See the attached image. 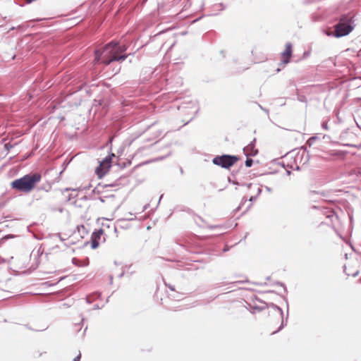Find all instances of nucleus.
<instances>
[{"instance_id":"0e129e2a","label":"nucleus","mask_w":361,"mask_h":361,"mask_svg":"<svg viewBox=\"0 0 361 361\" xmlns=\"http://www.w3.org/2000/svg\"><path fill=\"white\" fill-rule=\"evenodd\" d=\"M189 121H187L186 123H184V126H186V124H188Z\"/></svg>"},{"instance_id":"864d4df0","label":"nucleus","mask_w":361,"mask_h":361,"mask_svg":"<svg viewBox=\"0 0 361 361\" xmlns=\"http://www.w3.org/2000/svg\"><path fill=\"white\" fill-rule=\"evenodd\" d=\"M71 190V189L70 188H65L64 191L68 192V191H69Z\"/></svg>"},{"instance_id":"bf43d9fd","label":"nucleus","mask_w":361,"mask_h":361,"mask_svg":"<svg viewBox=\"0 0 361 361\" xmlns=\"http://www.w3.org/2000/svg\"><path fill=\"white\" fill-rule=\"evenodd\" d=\"M157 160H162L163 159V157H160V158H158L157 159Z\"/></svg>"},{"instance_id":"58836bf2","label":"nucleus","mask_w":361,"mask_h":361,"mask_svg":"<svg viewBox=\"0 0 361 361\" xmlns=\"http://www.w3.org/2000/svg\"><path fill=\"white\" fill-rule=\"evenodd\" d=\"M80 357H81V355H80V353H79V355H77V356L73 359V361H80Z\"/></svg>"},{"instance_id":"a18cd8bd","label":"nucleus","mask_w":361,"mask_h":361,"mask_svg":"<svg viewBox=\"0 0 361 361\" xmlns=\"http://www.w3.org/2000/svg\"><path fill=\"white\" fill-rule=\"evenodd\" d=\"M149 207V204H146L143 207V209H142V211L146 210Z\"/></svg>"},{"instance_id":"5fc2aeb1","label":"nucleus","mask_w":361,"mask_h":361,"mask_svg":"<svg viewBox=\"0 0 361 361\" xmlns=\"http://www.w3.org/2000/svg\"><path fill=\"white\" fill-rule=\"evenodd\" d=\"M251 206H252V204L250 203V204L248 205V207H247V208L246 211H247V210H248V209L251 207Z\"/></svg>"},{"instance_id":"f704fd0d","label":"nucleus","mask_w":361,"mask_h":361,"mask_svg":"<svg viewBox=\"0 0 361 361\" xmlns=\"http://www.w3.org/2000/svg\"><path fill=\"white\" fill-rule=\"evenodd\" d=\"M225 283H217L216 284H214L213 286V288H219V287H221L222 286H224Z\"/></svg>"},{"instance_id":"5701e85b","label":"nucleus","mask_w":361,"mask_h":361,"mask_svg":"<svg viewBox=\"0 0 361 361\" xmlns=\"http://www.w3.org/2000/svg\"><path fill=\"white\" fill-rule=\"evenodd\" d=\"M90 242L92 249L94 250L99 247V243L98 241L90 239Z\"/></svg>"},{"instance_id":"f03ea898","label":"nucleus","mask_w":361,"mask_h":361,"mask_svg":"<svg viewBox=\"0 0 361 361\" xmlns=\"http://www.w3.org/2000/svg\"><path fill=\"white\" fill-rule=\"evenodd\" d=\"M41 178L42 176L39 173H30L13 180L11 183V187L17 191L29 193L35 188Z\"/></svg>"},{"instance_id":"e2e57ef3","label":"nucleus","mask_w":361,"mask_h":361,"mask_svg":"<svg viewBox=\"0 0 361 361\" xmlns=\"http://www.w3.org/2000/svg\"><path fill=\"white\" fill-rule=\"evenodd\" d=\"M189 121H187L186 123H184V126H186V124H188Z\"/></svg>"},{"instance_id":"0eeeda50","label":"nucleus","mask_w":361,"mask_h":361,"mask_svg":"<svg viewBox=\"0 0 361 361\" xmlns=\"http://www.w3.org/2000/svg\"><path fill=\"white\" fill-rule=\"evenodd\" d=\"M348 137H350V140L356 137L355 134H354L353 132H350L348 130H343L340 135V140L343 142L342 144L343 146L353 147L356 149L361 148V143L355 144L353 142H345L347 140Z\"/></svg>"},{"instance_id":"f257e3e1","label":"nucleus","mask_w":361,"mask_h":361,"mask_svg":"<svg viewBox=\"0 0 361 361\" xmlns=\"http://www.w3.org/2000/svg\"><path fill=\"white\" fill-rule=\"evenodd\" d=\"M127 49L126 44L117 40H111L103 47L94 49V63L108 66L114 61H123L129 55L125 53Z\"/></svg>"},{"instance_id":"ddd939ff","label":"nucleus","mask_w":361,"mask_h":361,"mask_svg":"<svg viewBox=\"0 0 361 361\" xmlns=\"http://www.w3.org/2000/svg\"><path fill=\"white\" fill-rule=\"evenodd\" d=\"M103 232H104V231L102 228L95 230L94 232H92V233L91 235V240H97L99 242Z\"/></svg>"},{"instance_id":"393cba45","label":"nucleus","mask_w":361,"mask_h":361,"mask_svg":"<svg viewBox=\"0 0 361 361\" xmlns=\"http://www.w3.org/2000/svg\"><path fill=\"white\" fill-rule=\"evenodd\" d=\"M13 147V145L9 142L4 144V149L6 151V154L10 151V149Z\"/></svg>"},{"instance_id":"412c9836","label":"nucleus","mask_w":361,"mask_h":361,"mask_svg":"<svg viewBox=\"0 0 361 361\" xmlns=\"http://www.w3.org/2000/svg\"><path fill=\"white\" fill-rule=\"evenodd\" d=\"M301 149H302V158L305 155V163L309 160L308 153H306L307 147L305 146H302V147H301Z\"/></svg>"},{"instance_id":"dca6fc26","label":"nucleus","mask_w":361,"mask_h":361,"mask_svg":"<svg viewBox=\"0 0 361 361\" xmlns=\"http://www.w3.org/2000/svg\"><path fill=\"white\" fill-rule=\"evenodd\" d=\"M169 295L173 300L179 301L182 300L183 294L175 290V292L169 293Z\"/></svg>"},{"instance_id":"4d7b16f0","label":"nucleus","mask_w":361,"mask_h":361,"mask_svg":"<svg viewBox=\"0 0 361 361\" xmlns=\"http://www.w3.org/2000/svg\"><path fill=\"white\" fill-rule=\"evenodd\" d=\"M123 276V273H121L118 276L119 278H121Z\"/></svg>"},{"instance_id":"39448f33","label":"nucleus","mask_w":361,"mask_h":361,"mask_svg":"<svg viewBox=\"0 0 361 361\" xmlns=\"http://www.w3.org/2000/svg\"><path fill=\"white\" fill-rule=\"evenodd\" d=\"M115 157V154L111 153L109 155L106 156L102 161H99V164L95 169V173L97 176L98 178H102L106 173L109 171V169L111 166L112 158Z\"/></svg>"},{"instance_id":"bb28decb","label":"nucleus","mask_w":361,"mask_h":361,"mask_svg":"<svg viewBox=\"0 0 361 361\" xmlns=\"http://www.w3.org/2000/svg\"><path fill=\"white\" fill-rule=\"evenodd\" d=\"M322 128L326 130H327L329 129V127H328V122L326 121H322Z\"/></svg>"},{"instance_id":"13d9d810","label":"nucleus","mask_w":361,"mask_h":361,"mask_svg":"<svg viewBox=\"0 0 361 361\" xmlns=\"http://www.w3.org/2000/svg\"><path fill=\"white\" fill-rule=\"evenodd\" d=\"M287 174L290 175V171H287Z\"/></svg>"},{"instance_id":"7ed1b4c3","label":"nucleus","mask_w":361,"mask_h":361,"mask_svg":"<svg viewBox=\"0 0 361 361\" xmlns=\"http://www.w3.org/2000/svg\"><path fill=\"white\" fill-rule=\"evenodd\" d=\"M354 16L350 13L342 15L338 23L334 25L332 36L340 38L348 35L355 28Z\"/></svg>"},{"instance_id":"2f4dec72","label":"nucleus","mask_w":361,"mask_h":361,"mask_svg":"<svg viewBox=\"0 0 361 361\" xmlns=\"http://www.w3.org/2000/svg\"><path fill=\"white\" fill-rule=\"evenodd\" d=\"M310 54H311L310 51H305L303 53L302 58L303 59H306V58L309 57Z\"/></svg>"},{"instance_id":"9b49d317","label":"nucleus","mask_w":361,"mask_h":361,"mask_svg":"<svg viewBox=\"0 0 361 361\" xmlns=\"http://www.w3.org/2000/svg\"><path fill=\"white\" fill-rule=\"evenodd\" d=\"M118 185V180L115 181L114 183H110V184H105L104 185H102L101 183H99L92 191V193L95 195H99L100 193L102 192V189H104V188H107V187H115V186H117Z\"/></svg>"},{"instance_id":"cd10ccee","label":"nucleus","mask_w":361,"mask_h":361,"mask_svg":"<svg viewBox=\"0 0 361 361\" xmlns=\"http://www.w3.org/2000/svg\"><path fill=\"white\" fill-rule=\"evenodd\" d=\"M72 262H73V264H75V265H76L78 267L80 266V261L76 257H73L72 259Z\"/></svg>"},{"instance_id":"c03bdc74","label":"nucleus","mask_w":361,"mask_h":361,"mask_svg":"<svg viewBox=\"0 0 361 361\" xmlns=\"http://www.w3.org/2000/svg\"><path fill=\"white\" fill-rule=\"evenodd\" d=\"M91 184H89L88 185L84 187L83 190H89L91 188Z\"/></svg>"},{"instance_id":"a878e982","label":"nucleus","mask_w":361,"mask_h":361,"mask_svg":"<svg viewBox=\"0 0 361 361\" xmlns=\"http://www.w3.org/2000/svg\"><path fill=\"white\" fill-rule=\"evenodd\" d=\"M215 6H216V8H218L220 11H223V10H224V9L226 8V6L224 4H222V3H220V4H216V5H215Z\"/></svg>"},{"instance_id":"a19ab883","label":"nucleus","mask_w":361,"mask_h":361,"mask_svg":"<svg viewBox=\"0 0 361 361\" xmlns=\"http://www.w3.org/2000/svg\"><path fill=\"white\" fill-rule=\"evenodd\" d=\"M359 274H360L359 270H357V271H355L353 274H352V276H353V277H356V276H357L359 275Z\"/></svg>"},{"instance_id":"f8f14e48","label":"nucleus","mask_w":361,"mask_h":361,"mask_svg":"<svg viewBox=\"0 0 361 361\" xmlns=\"http://www.w3.org/2000/svg\"><path fill=\"white\" fill-rule=\"evenodd\" d=\"M308 198L312 202H317V196L326 197V192L324 191H316L310 190L307 194Z\"/></svg>"},{"instance_id":"20e7f679","label":"nucleus","mask_w":361,"mask_h":361,"mask_svg":"<svg viewBox=\"0 0 361 361\" xmlns=\"http://www.w3.org/2000/svg\"><path fill=\"white\" fill-rule=\"evenodd\" d=\"M240 159L238 156L231 154L216 155L212 159L214 165L225 169H229Z\"/></svg>"},{"instance_id":"6ab92c4d","label":"nucleus","mask_w":361,"mask_h":361,"mask_svg":"<svg viewBox=\"0 0 361 361\" xmlns=\"http://www.w3.org/2000/svg\"><path fill=\"white\" fill-rule=\"evenodd\" d=\"M317 139V136H312L307 140L306 144L310 147L313 145L314 142Z\"/></svg>"},{"instance_id":"9d476101","label":"nucleus","mask_w":361,"mask_h":361,"mask_svg":"<svg viewBox=\"0 0 361 361\" xmlns=\"http://www.w3.org/2000/svg\"><path fill=\"white\" fill-rule=\"evenodd\" d=\"M311 209L320 210L321 212L324 215H326V217L330 219H332V218H334V216H336V212L334 210L329 209L327 207H320V206H317V205H313L311 207Z\"/></svg>"},{"instance_id":"aec40b11","label":"nucleus","mask_w":361,"mask_h":361,"mask_svg":"<svg viewBox=\"0 0 361 361\" xmlns=\"http://www.w3.org/2000/svg\"><path fill=\"white\" fill-rule=\"evenodd\" d=\"M51 188V185L50 184H47V186L42 185L39 187H37V190H44L46 192H49Z\"/></svg>"},{"instance_id":"69168bd1","label":"nucleus","mask_w":361,"mask_h":361,"mask_svg":"<svg viewBox=\"0 0 361 361\" xmlns=\"http://www.w3.org/2000/svg\"><path fill=\"white\" fill-rule=\"evenodd\" d=\"M189 121H187L186 123H184V126H186V124H188Z\"/></svg>"},{"instance_id":"603ef678","label":"nucleus","mask_w":361,"mask_h":361,"mask_svg":"<svg viewBox=\"0 0 361 361\" xmlns=\"http://www.w3.org/2000/svg\"><path fill=\"white\" fill-rule=\"evenodd\" d=\"M343 268H344L343 271L345 273V274H346V275L349 276V275H350V274H348V273H346V272H345L346 267H345V266H344V267H343Z\"/></svg>"},{"instance_id":"8fccbe9b","label":"nucleus","mask_w":361,"mask_h":361,"mask_svg":"<svg viewBox=\"0 0 361 361\" xmlns=\"http://www.w3.org/2000/svg\"><path fill=\"white\" fill-rule=\"evenodd\" d=\"M259 106L261 108V109H262L263 111H264L265 112L268 113V110L264 109L261 105H259Z\"/></svg>"},{"instance_id":"3c124183","label":"nucleus","mask_w":361,"mask_h":361,"mask_svg":"<svg viewBox=\"0 0 361 361\" xmlns=\"http://www.w3.org/2000/svg\"><path fill=\"white\" fill-rule=\"evenodd\" d=\"M82 87V85H80V86L77 89V90H75V92H78V91L81 90Z\"/></svg>"},{"instance_id":"de8ad7c7","label":"nucleus","mask_w":361,"mask_h":361,"mask_svg":"<svg viewBox=\"0 0 361 361\" xmlns=\"http://www.w3.org/2000/svg\"><path fill=\"white\" fill-rule=\"evenodd\" d=\"M109 281H110V283L111 284L112 282H113V276L110 275L109 276Z\"/></svg>"},{"instance_id":"4c0bfd02","label":"nucleus","mask_w":361,"mask_h":361,"mask_svg":"<svg viewBox=\"0 0 361 361\" xmlns=\"http://www.w3.org/2000/svg\"><path fill=\"white\" fill-rule=\"evenodd\" d=\"M76 197H77V195H73V194H70L68 195V201H70L71 200H72V199H73V198H75Z\"/></svg>"},{"instance_id":"4be33fe9","label":"nucleus","mask_w":361,"mask_h":361,"mask_svg":"<svg viewBox=\"0 0 361 361\" xmlns=\"http://www.w3.org/2000/svg\"><path fill=\"white\" fill-rule=\"evenodd\" d=\"M254 161L251 158L247 157V159L245 161V165L247 168H250L253 165Z\"/></svg>"},{"instance_id":"c85d7f7f","label":"nucleus","mask_w":361,"mask_h":361,"mask_svg":"<svg viewBox=\"0 0 361 361\" xmlns=\"http://www.w3.org/2000/svg\"><path fill=\"white\" fill-rule=\"evenodd\" d=\"M247 202V198L246 197H243V200H242V202L240 203V204L235 209V211H238L241 208V206Z\"/></svg>"},{"instance_id":"f3484780","label":"nucleus","mask_w":361,"mask_h":361,"mask_svg":"<svg viewBox=\"0 0 361 361\" xmlns=\"http://www.w3.org/2000/svg\"><path fill=\"white\" fill-rule=\"evenodd\" d=\"M243 185H246L248 188L251 189L252 188H256V190H257V194L256 195L258 197L261 192H262V188L260 187H259L257 185H255V184H253L252 183H245V184H243Z\"/></svg>"},{"instance_id":"2eb2a0df","label":"nucleus","mask_w":361,"mask_h":361,"mask_svg":"<svg viewBox=\"0 0 361 361\" xmlns=\"http://www.w3.org/2000/svg\"><path fill=\"white\" fill-rule=\"evenodd\" d=\"M334 114L336 116V121H334L336 124H341L344 122L343 118L340 115V110L338 109L334 111Z\"/></svg>"},{"instance_id":"79ce46f5","label":"nucleus","mask_w":361,"mask_h":361,"mask_svg":"<svg viewBox=\"0 0 361 361\" xmlns=\"http://www.w3.org/2000/svg\"><path fill=\"white\" fill-rule=\"evenodd\" d=\"M264 188L269 192H271V190H272L271 188L270 187H269V186H265Z\"/></svg>"},{"instance_id":"b1692460","label":"nucleus","mask_w":361,"mask_h":361,"mask_svg":"<svg viewBox=\"0 0 361 361\" xmlns=\"http://www.w3.org/2000/svg\"><path fill=\"white\" fill-rule=\"evenodd\" d=\"M274 284H276V285H278V286H280L283 287V290H284V293H288L287 288H286V285H285L283 283L280 282V281H276V282H275V283H274Z\"/></svg>"},{"instance_id":"338daca9","label":"nucleus","mask_w":361,"mask_h":361,"mask_svg":"<svg viewBox=\"0 0 361 361\" xmlns=\"http://www.w3.org/2000/svg\"><path fill=\"white\" fill-rule=\"evenodd\" d=\"M83 321H84V318L82 317L81 319V322H83Z\"/></svg>"},{"instance_id":"e433bc0d","label":"nucleus","mask_w":361,"mask_h":361,"mask_svg":"<svg viewBox=\"0 0 361 361\" xmlns=\"http://www.w3.org/2000/svg\"><path fill=\"white\" fill-rule=\"evenodd\" d=\"M257 195H253V196H251L249 199V201L250 202H254L257 200Z\"/></svg>"},{"instance_id":"052dcab7","label":"nucleus","mask_w":361,"mask_h":361,"mask_svg":"<svg viewBox=\"0 0 361 361\" xmlns=\"http://www.w3.org/2000/svg\"><path fill=\"white\" fill-rule=\"evenodd\" d=\"M180 172H181V173H183V169H182V168H180Z\"/></svg>"},{"instance_id":"37998d69","label":"nucleus","mask_w":361,"mask_h":361,"mask_svg":"<svg viewBox=\"0 0 361 361\" xmlns=\"http://www.w3.org/2000/svg\"><path fill=\"white\" fill-rule=\"evenodd\" d=\"M80 229H82L84 231H85V227L83 225H81L80 227H78V231H80Z\"/></svg>"},{"instance_id":"ea45409f","label":"nucleus","mask_w":361,"mask_h":361,"mask_svg":"<svg viewBox=\"0 0 361 361\" xmlns=\"http://www.w3.org/2000/svg\"><path fill=\"white\" fill-rule=\"evenodd\" d=\"M168 287L171 290V293L175 292L176 290H175L174 286L169 285Z\"/></svg>"},{"instance_id":"72a5a7b5","label":"nucleus","mask_w":361,"mask_h":361,"mask_svg":"<svg viewBox=\"0 0 361 361\" xmlns=\"http://www.w3.org/2000/svg\"><path fill=\"white\" fill-rule=\"evenodd\" d=\"M228 180L229 183H232L233 185H238L239 184L237 180H232L230 177H228Z\"/></svg>"},{"instance_id":"7c9ffc66","label":"nucleus","mask_w":361,"mask_h":361,"mask_svg":"<svg viewBox=\"0 0 361 361\" xmlns=\"http://www.w3.org/2000/svg\"><path fill=\"white\" fill-rule=\"evenodd\" d=\"M25 326L29 329V330H32V331H35V329H33L31 326H30L28 324H26L25 325ZM47 329V326L45 327L44 329H42V330H36V331H44Z\"/></svg>"},{"instance_id":"423d86ee","label":"nucleus","mask_w":361,"mask_h":361,"mask_svg":"<svg viewBox=\"0 0 361 361\" xmlns=\"http://www.w3.org/2000/svg\"><path fill=\"white\" fill-rule=\"evenodd\" d=\"M283 298H284V300L286 302V305H287L286 318H284V314H283V310L277 305H276L273 302H270V303L266 304V306H265L266 308L271 307L273 310H274L275 311H276L279 313L280 317L281 318V323L280 326L278 328V329L276 331H274L272 333V334H276L277 332L280 331L283 328H284V326H286L287 325V321H288V314H289V305H288V301L287 298L284 297Z\"/></svg>"},{"instance_id":"09e8293b","label":"nucleus","mask_w":361,"mask_h":361,"mask_svg":"<svg viewBox=\"0 0 361 361\" xmlns=\"http://www.w3.org/2000/svg\"><path fill=\"white\" fill-rule=\"evenodd\" d=\"M94 295H96V298H97L100 297L101 293H95Z\"/></svg>"},{"instance_id":"c756f323","label":"nucleus","mask_w":361,"mask_h":361,"mask_svg":"<svg viewBox=\"0 0 361 361\" xmlns=\"http://www.w3.org/2000/svg\"><path fill=\"white\" fill-rule=\"evenodd\" d=\"M114 195H109V196H106V197H99L98 199L99 200V201L102 203H104L105 202V200L104 198H107V197H114Z\"/></svg>"},{"instance_id":"1a4fd4ad","label":"nucleus","mask_w":361,"mask_h":361,"mask_svg":"<svg viewBox=\"0 0 361 361\" xmlns=\"http://www.w3.org/2000/svg\"><path fill=\"white\" fill-rule=\"evenodd\" d=\"M293 54V46L290 42H288L286 44V48L284 51L281 53V56L283 58L282 63H288L290 61V58Z\"/></svg>"},{"instance_id":"6e6d98bb","label":"nucleus","mask_w":361,"mask_h":361,"mask_svg":"<svg viewBox=\"0 0 361 361\" xmlns=\"http://www.w3.org/2000/svg\"><path fill=\"white\" fill-rule=\"evenodd\" d=\"M126 166H127V164H126V163H123V166H122V167L125 168V167H126Z\"/></svg>"},{"instance_id":"473e14b6","label":"nucleus","mask_w":361,"mask_h":361,"mask_svg":"<svg viewBox=\"0 0 361 361\" xmlns=\"http://www.w3.org/2000/svg\"><path fill=\"white\" fill-rule=\"evenodd\" d=\"M298 99L301 102H307V99L305 96H299Z\"/></svg>"},{"instance_id":"49530a36","label":"nucleus","mask_w":361,"mask_h":361,"mask_svg":"<svg viewBox=\"0 0 361 361\" xmlns=\"http://www.w3.org/2000/svg\"><path fill=\"white\" fill-rule=\"evenodd\" d=\"M94 310H98L100 309L99 306L97 304H95L93 307Z\"/></svg>"},{"instance_id":"6e6552de","label":"nucleus","mask_w":361,"mask_h":361,"mask_svg":"<svg viewBox=\"0 0 361 361\" xmlns=\"http://www.w3.org/2000/svg\"><path fill=\"white\" fill-rule=\"evenodd\" d=\"M256 138H254L246 147L243 148V152L246 157H255L258 153V149L255 148Z\"/></svg>"},{"instance_id":"c9c22d12","label":"nucleus","mask_w":361,"mask_h":361,"mask_svg":"<svg viewBox=\"0 0 361 361\" xmlns=\"http://www.w3.org/2000/svg\"><path fill=\"white\" fill-rule=\"evenodd\" d=\"M94 299L95 298H93L92 300H91L90 296L87 295L86 297V302H87V303H91L92 302V300H94Z\"/></svg>"},{"instance_id":"774afa93","label":"nucleus","mask_w":361,"mask_h":361,"mask_svg":"<svg viewBox=\"0 0 361 361\" xmlns=\"http://www.w3.org/2000/svg\"><path fill=\"white\" fill-rule=\"evenodd\" d=\"M296 169H297V170H299V169H300L299 166H297V167H296Z\"/></svg>"},{"instance_id":"680f3d73","label":"nucleus","mask_w":361,"mask_h":361,"mask_svg":"<svg viewBox=\"0 0 361 361\" xmlns=\"http://www.w3.org/2000/svg\"><path fill=\"white\" fill-rule=\"evenodd\" d=\"M87 329V326L85 327L84 332H85Z\"/></svg>"},{"instance_id":"4468645a","label":"nucleus","mask_w":361,"mask_h":361,"mask_svg":"<svg viewBox=\"0 0 361 361\" xmlns=\"http://www.w3.org/2000/svg\"><path fill=\"white\" fill-rule=\"evenodd\" d=\"M43 253V251H41V249L39 248L37 251V253L36 254H34L33 252L31 253V255L30 257H34V259L35 261V265L34 267V269L37 268L38 267V264H39V258L41 257V255H42Z\"/></svg>"},{"instance_id":"a211bd4d","label":"nucleus","mask_w":361,"mask_h":361,"mask_svg":"<svg viewBox=\"0 0 361 361\" xmlns=\"http://www.w3.org/2000/svg\"><path fill=\"white\" fill-rule=\"evenodd\" d=\"M265 307H259V306H257V305H254V306H251L250 307V312L252 313V314H255L256 312H262L264 310H265Z\"/></svg>"}]
</instances>
